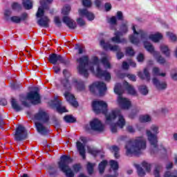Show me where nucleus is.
I'll use <instances>...</instances> for the list:
<instances>
[{
	"mask_svg": "<svg viewBox=\"0 0 177 177\" xmlns=\"http://www.w3.org/2000/svg\"><path fill=\"white\" fill-rule=\"evenodd\" d=\"M78 63L77 71L79 74L84 77H88L90 73L95 74L99 78H104L106 82H110L111 80V74L107 71H103L100 68V63L105 68H111V65L107 57H103L101 60L96 56L91 58V62H89V58L87 55H84L77 59Z\"/></svg>",
	"mask_w": 177,
	"mask_h": 177,
	"instance_id": "1",
	"label": "nucleus"
},
{
	"mask_svg": "<svg viewBox=\"0 0 177 177\" xmlns=\"http://www.w3.org/2000/svg\"><path fill=\"white\" fill-rule=\"evenodd\" d=\"M131 29L133 32V35H131L129 38L131 44L138 45L140 41H142L144 42V46L147 52L151 53V55L156 58L159 64H164V63H165V58L160 55V53L154 49V46L147 41L150 39L153 42H158L162 39V35L160 32H156L155 34H151L148 37L146 32L138 28L136 26H133Z\"/></svg>",
	"mask_w": 177,
	"mask_h": 177,
	"instance_id": "2",
	"label": "nucleus"
},
{
	"mask_svg": "<svg viewBox=\"0 0 177 177\" xmlns=\"http://www.w3.org/2000/svg\"><path fill=\"white\" fill-rule=\"evenodd\" d=\"M92 109L95 114H104L106 124L111 126L113 133H115L119 128L125 127V119L118 109L112 110L107 113V103L102 100H94L92 102Z\"/></svg>",
	"mask_w": 177,
	"mask_h": 177,
	"instance_id": "3",
	"label": "nucleus"
},
{
	"mask_svg": "<svg viewBox=\"0 0 177 177\" xmlns=\"http://www.w3.org/2000/svg\"><path fill=\"white\" fill-rule=\"evenodd\" d=\"M127 156H139L142 150L146 149V139L143 137H137L127 142L126 146Z\"/></svg>",
	"mask_w": 177,
	"mask_h": 177,
	"instance_id": "4",
	"label": "nucleus"
},
{
	"mask_svg": "<svg viewBox=\"0 0 177 177\" xmlns=\"http://www.w3.org/2000/svg\"><path fill=\"white\" fill-rule=\"evenodd\" d=\"M53 0H44L40 1V6L38 8L37 12L36 14L37 17L40 18L37 23L41 27H45L46 28L49 27V23H50V19L46 16H44L46 9H48V3H52Z\"/></svg>",
	"mask_w": 177,
	"mask_h": 177,
	"instance_id": "5",
	"label": "nucleus"
},
{
	"mask_svg": "<svg viewBox=\"0 0 177 177\" xmlns=\"http://www.w3.org/2000/svg\"><path fill=\"white\" fill-rule=\"evenodd\" d=\"M71 162H73V159L70 156H62L60 158V161L58 162V167L65 174L66 177H74V171L68 166Z\"/></svg>",
	"mask_w": 177,
	"mask_h": 177,
	"instance_id": "6",
	"label": "nucleus"
},
{
	"mask_svg": "<svg viewBox=\"0 0 177 177\" xmlns=\"http://www.w3.org/2000/svg\"><path fill=\"white\" fill-rule=\"evenodd\" d=\"M21 102L23 106L28 107L30 103L32 104H39L41 103V95L38 93V90H35L29 92L26 97H21Z\"/></svg>",
	"mask_w": 177,
	"mask_h": 177,
	"instance_id": "7",
	"label": "nucleus"
},
{
	"mask_svg": "<svg viewBox=\"0 0 177 177\" xmlns=\"http://www.w3.org/2000/svg\"><path fill=\"white\" fill-rule=\"evenodd\" d=\"M114 92L118 96V103L119 106L124 109V110H128L131 107V101L127 98L122 97V93H124V88L120 84H116L114 88Z\"/></svg>",
	"mask_w": 177,
	"mask_h": 177,
	"instance_id": "8",
	"label": "nucleus"
},
{
	"mask_svg": "<svg viewBox=\"0 0 177 177\" xmlns=\"http://www.w3.org/2000/svg\"><path fill=\"white\" fill-rule=\"evenodd\" d=\"M158 133H160L159 127L156 124L151 126L150 129L147 130L148 140L153 147H157V143L158 142L157 135Z\"/></svg>",
	"mask_w": 177,
	"mask_h": 177,
	"instance_id": "9",
	"label": "nucleus"
},
{
	"mask_svg": "<svg viewBox=\"0 0 177 177\" xmlns=\"http://www.w3.org/2000/svg\"><path fill=\"white\" fill-rule=\"evenodd\" d=\"M91 92H95V89L99 91V93L100 96H103L105 95L106 92L107 91V87L106 86V84L104 82H97L93 83L89 87Z\"/></svg>",
	"mask_w": 177,
	"mask_h": 177,
	"instance_id": "10",
	"label": "nucleus"
},
{
	"mask_svg": "<svg viewBox=\"0 0 177 177\" xmlns=\"http://www.w3.org/2000/svg\"><path fill=\"white\" fill-rule=\"evenodd\" d=\"M27 138V131L26 128L22 125H19L15 131V140L17 142H20V140H24Z\"/></svg>",
	"mask_w": 177,
	"mask_h": 177,
	"instance_id": "11",
	"label": "nucleus"
},
{
	"mask_svg": "<svg viewBox=\"0 0 177 177\" xmlns=\"http://www.w3.org/2000/svg\"><path fill=\"white\" fill-rule=\"evenodd\" d=\"M90 127L92 131H96L97 132H102L104 129V125L97 118H94L90 122Z\"/></svg>",
	"mask_w": 177,
	"mask_h": 177,
	"instance_id": "12",
	"label": "nucleus"
},
{
	"mask_svg": "<svg viewBox=\"0 0 177 177\" xmlns=\"http://www.w3.org/2000/svg\"><path fill=\"white\" fill-rule=\"evenodd\" d=\"M80 140L82 142L80 141L77 142V149L82 158L85 159V144L86 143V138L81 137Z\"/></svg>",
	"mask_w": 177,
	"mask_h": 177,
	"instance_id": "13",
	"label": "nucleus"
},
{
	"mask_svg": "<svg viewBox=\"0 0 177 177\" xmlns=\"http://www.w3.org/2000/svg\"><path fill=\"white\" fill-rule=\"evenodd\" d=\"M35 120L36 121H41V122H48L49 121V115L45 111L40 110L35 115Z\"/></svg>",
	"mask_w": 177,
	"mask_h": 177,
	"instance_id": "14",
	"label": "nucleus"
},
{
	"mask_svg": "<svg viewBox=\"0 0 177 177\" xmlns=\"http://www.w3.org/2000/svg\"><path fill=\"white\" fill-rule=\"evenodd\" d=\"M100 46L105 50H111L112 52H117L120 50V47L118 45L112 46L109 43H106L104 40L100 41Z\"/></svg>",
	"mask_w": 177,
	"mask_h": 177,
	"instance_id": "15",
	"label": "nucleus"
},
{
	"mask_svg": "<svg viewBox=\"0 0 177 177\" xmlns=\"http://www.w3.org/2000/svg\"><path fill=\"white\" fill-rule=\"evenodd\" d=\"M78 12L80 17H86L87 20L89 21H92V20L95 19V15L86 9H80Z\"/></svg>",
	"mask_w": 177,
	"mask_h": 177,
	"instance_id": "16",
	"label": "nucleus"
},
{
	"mask_svg": "<svg viewBox=\"0 0 177 177\" xmlns=\"http://www.w3.org/2000/svg\"><path fill=\"white\" fill-rule=\"evenodd\" d=\"M28 17V15L24 12L21 15V17L16 16V15L10 17L9 21H12V23H15V24H19L21 23V21H24V20H27Z\"/></svg>",
	"mask_w": 177,
	"mask_h": 177,
	"instance_id": "17",
	"label": "nucleus"
},
{
	"mask_svg": "<svg viewBox=\"0 0 177 177\" xmlns=\"http://www.w3.org/2000/svg\"><path fill=\"white\" fill-rule=\"evenodd\" d=\"M50 106H55L58 113H67L68 111L65 106H62V102L57 99L50 101Z\"/></svg>",
	"mask_w": 177,
	"mask_h": 177,
	"instance_id": "18",
	"label": "nucleus"
},
{
	"mask_svg": "<svg viewBox=\"0 0 177 177\" xmlns=\"http://www.w3.org/2000/svg\"><path fill=\"white\" fill-rule=\"evenodd\" d=\"M65 99L73 107H78V102L75 100V97L69 91H66L64 93Z\"/></svg>",
	"mask_w": 177,
	"mask_h": 177,
	"instance_id": "19",
	"label": "nucleus"
},
{
	"mask_svg": "<svg viewBox=\"0 0 177 177\" xmlns=\"http://www.w3.org/2000/svg\"><path fill=\"white\" fill-rule=\"evenodd\" d=\"M48 61L51 64H56L57 63H64V59L62 55L57 54H51L49 55Z\"/></svg>",
	"mask_w": 177,
	"mask_h": 177,
	"instance_id": "20",
	"label": "nucleus"
},
{
	"mask_svg": "<svg viewBox=\"0 0 177 177\" xmlns=\"http://www.w3.org/2000/svg\"><path fill=\"white\" fill-rule=\"evenodd\" d=\"M111 169L110 171H113L114 176H106L105 177H117L118 176V162L115 160H111L109 162Z\"/></svg>",
	"mask_w": 177,
	"mask_h": 177,
	"instance_id": "21",
	"label": "nucleus"
},
{
	"mask_svg": "<svg viewBox=\"0 0 177 177\" xmlns=\"http://www.w3.org/2000/svg\"><path fill=\"white\" fill-rule=\"evenodd\" d=\"M153 85L158 89V91H162V89H167V83L165 82H160L157 78L152 79Z\"/></svg>",
	"mask_w": 177,
	"mask_h": 177,
	"instance_id": "22",
	"label": "nucleus"
},
{
	"mask_svg": "<svg viewBox=\"0 0 177 177\" xmlns=\"http://www.w3.org/2000/svg\"><path fill=\"white\" fill-rule=\"evenodd\" d=\"M138 75L141 80H146L148 82H150L151 77L149 68H145L143 72H138Z\"/></svg>",
	"mask_w": 177,
	"mask_h": 177,
	"instance_id": "23",
	"label": "nucleus"
},
{
	"mask_svg": "<svg viewBox=\"0 0 177 177\" xmlns=\"http://www.w3.org/2000/svg\"><path fill=\"white\" fill-rule=\"evenodd\" d=\"M115 37H112L111 39V41L112 42H114L115 44H123L124 42H127V40L125 39H121L120 37L122 35L121 32H116L114 34Z\"/></svg>",
	"mask_w": 177,
	"mask_h": 177,
	"instance_id": "24",
	"label": "nucleus"
},
{
	"mask_svg": "<svg viewBox=\"0 0 177 177\" xmlns=\"http://www.w3.org/2000/svg\"><path fill=\"white\" fill-rule=\"evenodd\" d=\"M62 20L63 22L71 29H74L75 27H77V24H75V21L68 17H64Z\"/></svg>",
	"mask_w": 177,
	"mask_h": 177,
	"instance_id": "25",
	"label": "nucleus"
},
{
	"mask_svg": "<svg viewBox=\"0 0 177 177\" xmlns=\"http://www.w3.org/2000/svg\"><path fill=\"white\" fill-rule=\"evenodd\" d=\"M35 127L37 132L41 133V135H46V133H48V129H46L43 124H41L40 122H35Z\"/></svg>",
	"mask_w": 177,
	"mask_h": 177,
	"instance_id": "26",
	"label": "nucleus"
},
{
	"mask_svg": "<svg viewBox=\"0 0 177 177\" xmlns=\"http://www.w3.org/2000/svg\"><path fill=\"white\" fill-rule=\"evenodd\" d=\"M160 52L166 56V57H169L171 56V50L169 49V47L168 46L162 44L160 46Z\"/></svg>",
	"mask_w": 177,
	"mask_h": 177,
	"instance_id": "27",
	"label": "nucleus"
},
{
	"mask_svg": "<svg viewBox=\"0 0 177 177\" xmlns=\"http://www.w3.org/2000/svg\"><path fill=\"white\" fill-rule=\"evenodd\" d=\"M124 88H126L128 93H129V95H136V91L135 90V88H133V86L131 84H129L128 82H125L124 83Z\"/></svg>",
	"mask_w": 177,
	"mask_h": 177,
	"instance_id": "28",
	"label": "nucleus"
},
{
	"mask_svg": "<svg viewBox=\"0 0 177 177\" xmlns=\"http://www.w3.org/2000/svg\"><path fill=\"white\" fill-rule=\"evenodd\" d=\"M109 150L114 153L115 158H120V148L118 147L113 145L109 148Z\"/></svg>",
	"mask_w": 177,
	"mask_h": 177,
	"instance_id": "29",
	"label": "nucleus"
},
{
	"mask_svg": "<svg viewBox=\"0 0 177 177\" xmlns=\"http://www.w3.org/2000/svg\"><path fill=\"white\" fill-rule=\"evenodd\" d=\"M73 84L75 85V86H77V88L79 91H82V89L85 88V86L84 85V82H81V81L78 82L77 79H75L73 80Z\"/></svg>",
	"mask_w": 177,
	"mask_h": 177,
	"instance_id": "30",
	"label": "nucleus"
},
{
	"mask_svg": "<svg viewBox=\"0 0 177 177\" xmlns=\"http://www.w3.org/2000/svg\"><path fill=\"white\" fill-rule=\"evenodd\" d=\"M22 3L25 9H26L27 10H30V9H32V1L22 0Z\"/></svg>",
	"mask_w": 177,
	"mask_h": 177,
	"instance_id": "31",
	"label": "nucleus"
},
{
	"mask_svg": "<svg viewBox=\"0 0 177 177\" xmlns=\"http://www.w3.org/2000/svg\"><path fill=\"white\" fill-rule=\"evenodd\" d=\"M152 74L153 75H156V76H160V77H165L166 73H161L160 71V68L158 67H153L152 69Z\"/></svg>",
	"mask_w": 177,
	"mask_h": 177,
	"instance_id": "32",
	"label": "nucleus"
},
{
	"mask_svg": "<svg viewBox=\"0 0 177 177\" xmlns=\"http://www.w3.org/2000/svg\"><path fill=\"white\" fill-rule=\"evenodd\" d=\"M11 104H12V109H14V110H15V111H20V110H21V106H20V105H19V104H17V101H16L13 98L11 100Z\"/></svg>",
	"mask_w": 177,
	"mask_h": 177,
	"instance_id": "33",
	"label": "nucleus"
},
{
	"mask_svg": "<svg viewBox=\"0 0 177 177\" xmlns=\"http://www.w3.org/2000/svg\"><path fill=\"white\" fill-rule=\"evenodd\" d=\"M140 122H149L151 121V117L149 115H142L140 116Z\"/></svg>",
	"mask_w": 177,
	"mask_h": 177,
	"instance_id": "34",
	"label": "nucleus"
},
{
	"mask_svg": "<svg viewBox=\"0 0 177 177\" xmlns=\"http://www.w3.org/2000/svg\"><path fill=\"white\" fill-rule=\"evenodd\" d=\"M106 165H107V160H103L100 163L99 165L100 174H103V172H104V169L106 168Z\"/></svg>",
	"mask_w": 177,
	"mask_h": 177,
	"instance_id": "35",
	"label": "nucleus"
},
{
	"mask_svg": "<svg viewBox=\"0 0 177 177\" xmlns=\"http://www.w3.org/2000/svg\"><path fill=\"white\" fill-rule=\"evenodd\" d=\"M62 84L63 85L64 89H70L71 88V84L68 82V79L65 78L62 81Z\"/></svg>",
	"mask_w": 177,
	"mask_h": 177,
	"instance_id": "36",
	"label": "nucleus"
},
{
	"mask_svg": "<svg viewBox=\"0 0 177 177\" xmlns=\"http://www.w3.org/2000/svg\"><path fill=\"white\" fill-rule=\"evenodd\" d=\"M166 35L172 41V42H176V41H177L176 35L174 34L172 32H167Z\"/></svg>",
	"mask_w": 177,
	"mask_h": 177,
	"instance_id": "37",
	"label": "nucleus"
},
{
	"mask_svg": "<svg viewBox=\"0 0 177 177\" xmlns=\"http://www.w3.org/2000/svg\"><path fill=\"white\" fill-rule=\"evenodd\" d=\"M12 15V10L11 9H6L4 11V19L7 21H9L10 19V16Z\"/></svg>",
	"mask_w": 177,
	"mask_h": 177,
	"instance_id": "38",
	"label": "nucleus"
},
{
	"mask_svg": "<svg viewBox=\"0 0 177 177\" xmlns=\"http://www.w3.org/2000/svg\"><path fill=\"white\" fill-rule=\"evenodd\" d=\"M70 10H71V7L70 6H64L62 10V13L66 16L67 15H68V13H70Z\"/></svg>",
	"mask_w": 177,
	"mask_h": 177,
	"instance_id": "39",
	"label": "nucleus"
},
{
	"mask_svg": "<svg viewBox=\"0 0 177 177\" xmlns=\"http://www.w3.org/2000/svg\"><path fill=\"white\" fill-rule=\"evenodd\" d=\"M87 150L88 152L90 154H92V156H97V154H99V151H97V149H95V148H92L91 147H87Z\"/></svg>",
	"mask_w": 177,
	"mask_h": 177,
	"instance_id": "40",
	"label": "nucleus"
},
{
	"mask_svg": "<svg viewBox=\"0 0 177 177\" xmlns=\"http://www.w3.org/2000/svg\"><path fill=\"white\" fill-rule=\"evenodd\" d=\"M138 89L142 95H147L149 93V89L146 86H140Z\"/></svg>",
	"mask_w": 177,
	"mask_h": 177,
	"instance_id": "41",
	"label": "nucleus"
},
{
	"mask_svg": "<svg viewBox=\"0 0 177 177\" xmlns=\"http://www.w3.org/2000/svg\"><path fill=\"white\" fill-rule=\"evenodd\" d=\"M95 167V164L94 163H91L88 162L87 164V171L89 174V175H92V174H93V167Z\"/></svg>",
	"mask_w": 177,
	"mask_h": 177,
	"instance_id": "42",
	"label": "nucleus"
},
{
	"mask_svg": "<svg viewBox=\"0 0 177 177\" xmlns=\"http://www.w3.org/2000/svg\"><path fill=\"white\" fill-rule=\"evenodd\" d=\"M64 121H66V122H75V118L73 117V115H66L64 118Z\"/></svg>",
	"mask_w": 177,
	"mask_h": 177,
	"instance_id": "43",
	"label": "nucleus"
},
{
	"mask_svg": "<svg viewBox=\"0 0 177 177\" xmlns=\"http://www.w3.org/2000/svg\"><path fill=\"white\" fill-rule=\"evenodd\" d=\"M136 168L137 169L139 176H145V171H143V169L139 165H136Z\"/></svg>",
	"mask_w": 177,
	"mask_h": 177,
	"instance_id": "44",
	"label": "nucleus"
},
{
	"mask_svg": "<svg viewBox=\"0 0 177 177\" xmlns=\"http://www.w3.org/2000/svg\"><path fill=\"white\" fill-rule=\"evenodd\" d=\"M82 5L85 8H91L92 6V1L91 0H82Z\"/></svg>",
	"mask_w": 177,
	"mask_h": 177,
	"instance_id": "45",
	"label": "nucleus"
},
{
	"mask_svg": "<svg viewBox=\"0 0 177 177\" xmlns=\"http://www.w3.org/2000/svg\"><path fill=\"white\" fill-rule=\"evenodd\" d=\"M12 10H20L21 9V5L18 3H13L11 6Z\"/></svg>",
	"mask_w": 177,
	"mask_h": 177,
	"instance_id": "46",
	"label": "nucleus"
},
{
	"mask_svg": "<svg viewBox=\"0 0 177 177\" xmlns=\"http://www.w3.org/2000/svg\"><path fill=\"white\" fill-rule=\"evenodd\" d=\"M126 53L129 56H133V55H135V51L131 47H127L126 48Z\"/></svg>",
	"mask_w": 177,
	"mask_h": 177,
	"instance_id": "47",
	"label": "nucleus"
},
{
	"mask_svg": "<svg viewBox=\"0 0 177 177\" xmlns=\"http://www.w3.org/2000/svg\"><path fill=\"white\" fill-rule=\"evenodd\" d=\"M142 167H143V168H145L147 172H150L151 169V165H150L146 162H143Z\"/></svg>",
	"mask_w": 177,
	"mask_h": 177,
	"instance_id": "48",
	"label": "nucleus"
},
{
	"mask_svg": "<svg viewBox=\"0 0 177 177\" xmlns=\"http://www.w3.org/2000/svg\"><path fill=\"white\" fill-rule=\"evenodd\" d=\"M56 172H57V170H56L55 167H50L48 168V174L50 175V176L56 175Z\"/></svg>",
	"mask_w": 177,
	"mask_h": 177,
	"instance_id": "49",
	"label": "nucleus"
},
{
	"mask_svg": "<svg viewBox=\"0 0 177 177\" xmlns=\"http://www.w3.org/2000/svg\"><path fill=\"white\" fill-rule=\"evenodd\" d=\"M171 77L174 81H177V68L173 69L171 73Z\"/></svg>",
	"mask_w": 177,
	"mask_h": 177,
	"instance_id": "50",
	"label": "nucleus"
},
{
	"mask_svg": "<svg viewBox=\"0 0 177 177\" xmlns=\"http://www.w3.org/2000/svg\"><path fill=\"white\" fill-rule=\"evenodd\" d=\"M73 169L74 172H76V173L80 172V171L81 170V165H78V164L74 165L73 166Z\"/></svg>",
	"mask_w": 177,
	"mask_h": 177,
	"instance_id": "51",
	"label": "nucleus"
},
{
	"mask_svg": "<svg viewBox=\"0 0 177 177\" xmlns=\"http://www.w3.org/2000/svg\"><path fill=\"white\" fill-rule=\"evenodd\" d=\"M137 60L138 62H139L140 63H142V62H143L145 60V55L142 53H140L138 56H137Z\"/></svg>",
	"mask_w": 177,
	"mask_h": 177,
	"instance_id": "52",
	"label": "nucleus"
},
{
	"mask_svg": "<svg viewBox=\"0 0 177 177\" xmlns=\"http://www.w3.org/2000/svg\"><path fill=\"white\" fill-rule=\"evenodd\" d=\"M77 24H79L80 27L84 26V25L85 24V21H84V19L82 17H80L79 19H77Z\"/></svg>",
	"mask_w": 177,
	"mask_h": 177,
	"instance_id": "53",
	"label": "nucleus"
},
{
	"mask_svg": "<svg viewBox=\"0 0 177 177\" xmlns=\"http://www.w3.org/2000/svg\"><path fill=\"white\" fill-rule=\"evenodd\" d=\"M109 23L110 24H115L117 23V18L115 17H112L109 19Z\"/></svg>",
	"mask_w": 177,
	"mask_h": 177,
	"instance_id": "54",
	"label": "nucleus"
},
{
	"mask_svg": "<svg viewBox=\"0 0 177 177\" xmlns=\"http://www.w3.org/2000/svg\"><path fill=\"white\" fill-rule=\"evenodd\" d=\"M121 30L122 31V32H124L125 34V32H127L128 31V26H127V24H123L121 26Z\"/></svg>",
	"mask_w": 177,
	"mask_h": 177,
	"instance_id": "55",
	"label": "nucleus"
},
{
	"mask_svg": "<svg viewBox=\"0 0 177 177\" xmlns=\"http://www.w3.org/2000/svg\"><path fill=\"white\" fill-rule=\"evenodd\" d=\"M117 17H118V20H123L124 15H122V12L118 11L117 12Z\"/></svg>",
	"mask_w": 177,
	"mask_h": 177,
	"instance_id": "56",
	"label": "nucleus"
},
{
	"mask_svg": "<svg viewBox=\"0 0 177 177\" xmlns=\"http://www.w3.org/2000/svg\"><path fill=\"white\" fill-rule=\"evenodd\" d=\"M127 77L130 80V81H136V76L134 75H127Z\"/></svg>",
	"mask_w": 177,
	"mask_h": 177,
	"instance_id": "57",
	"label": "nucleus"
},
{
	"mask_svg": "<svg viewBox=\"0 0 177 177\" xmlns=\"http://www.w3.org/2000/svg\"><path fill=\"white\" fill-rule=\"evenodd\" d=\"M54 21L57 26H60V24H62V21H60V18H59V17H55Z\"/></svg>",
	"mask_w": 177,
	"mask_h": 177,
	"instance_id": "58",
	"label": "nucleus"
},
{
	"mask_svg": "<svg viewBox=\"0 0 177 177\" xmlns=\"http://www.w3.org/2000/svg\"><path fill=\"white\" fill-rule=\"evenodd\" d=\"M127 131H128V132H129L130 133H134L135 129H133L132 126H128L127 127Z\"/></svg>",
	"mask_w": 177,
	"mask_h": 177,
	"instance_id": "59",
	"label": "nucleus"
},
{
	"mask_svg": "<svg viewBox=\"0 0 177 177\" xmlns=\"http://www.w3.org/2000/svg\"><path fill=\"white\" fill-rule=\"evenodd\" d=\"M122 68H123V70H128L129 68V64H128V63H127V62H123Z\"/></svg>",
	"mask_w": 177,
	"mask_h": 177,
	"instance_id": "60",
	"label": "nucleus"
},
{
	"mask_svg": "<svg viewBox=\"0 0 177 177\" xmlns=\"http://www.w3.org/2000/svg\"><path fill=\"white\" fill-rule=\"evenodd\" d=\"M105 10L106 12H109V10H111V4L109 3H105Z\"/></svg>",
	"mask_w": 177,
	"mask_h": 177,
	"instance_id": "61",
	"label": "nucleus"
},
{
	"mask_svg": "<svg viewBox=\"0 0 177 177\" xmlns=\"http://www.w3.org/2000/svg\"><path fill=\"white\" fill-rule=\"evenodd\" d=\"M63 75H64L65 78H68V77L71 75L70 72H68L67 70L63 71Z\"/></svg>",
	"mask_w": 177,
	"mask_h": 177,
	"instance_id": "62",
	"label": "nucleus"
},
{
	"mask_svg": "<svg viewBox=\"0 0 177 177\" xmlns=\"http://www.w3.org/2000/svg\"><path fill=\"white\" fill-rule=\"evenodd\" d=\"M117 57H118V60L122 59V57H124V53H122V52H118Z\"/></svg>",
	"mask_w": 177,
	"mask_h": 177,
	"instance_id": "63",
	"label": "nucleus"
},
{
	"mask_svg": "<svg viewBox=\"0 0 177 177\" xmlns=\"http://www.w3.org/2000/svg\"><path fill=\"white\" fill-rule=\"evenodd\" d=\"M95 5L97 8H100V5H102V0H95Z\"/></svg>",
	"mask_w": 177,
	"mask_h": 177,
	"instance_id": "64",
	"label": "nucleus"
}]
</instances>
